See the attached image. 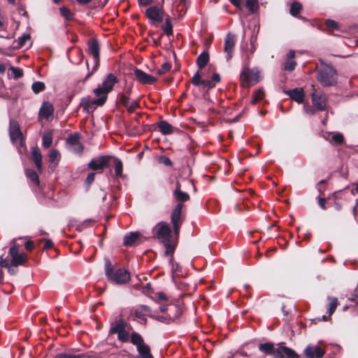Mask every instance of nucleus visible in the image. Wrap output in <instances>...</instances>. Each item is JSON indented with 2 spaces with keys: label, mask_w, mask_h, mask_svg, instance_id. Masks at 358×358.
<instances>
[{
  "label": "nucleus",
  "mask_w": 358,
  "mask_h": 358,
  "mask_svg": "<svg viewBox=\"0 0 358 358\" xmlns=\"http://www.w3.org/2000/svg\"><path fill=\"white\" fill-rule=\"evenodd\" d=\"M162 29L166 36H170L173 35V25L171 21L170 16L167 15L165 19V23L162 26Z\"/></svg>",
  "instance_id": "obj_37"
},
{
  "label": "nucleus",
  "mask_w": 358,
  "mask_h": 358,
  "mask_svg": "<svg viewBox=\"0 0 358 358\" xmlns=\"http://www.w3.org/2000/svg\"><path fill=\"white\" fill-rule=\"evenodd\" d=\"M131 343L136 346V348H138L145 343H144L143 338L141 336L140 334L136 331H133L131 334Z\"/></svg>",
  "instance_id": "obj_32"
},
{
  "label": "nucleus",
  "mask_w": 358,
  "mask_h": 358,
  "mask_svg": "<svg viewBox=\"0 0 358 358\" xmlns=\"http://www.w3.org/2000/svg\"><path fill=\"white\" fill-rule=\"evenodd\" d=\"M138 352V358H154L150 353V348L148 345H144L137 348Z\"/></svg>",
  "instance_id": "obj_33"
},
{
  "label": "nucleus",
  "mask_w": 358,
  "mask_h": 358,
  "mask_svg": "<svg viewBox=\"0 0 358 358\" xmlns=\"http://www.w3.org/2000/svg\"><path fill=\"white\" fill-rule=\"evenodd\" d=\"M26 176L35 185H38L40 183L37 173L33 169H27L25 171Z\"/></svg>",
  "instance_id": "obj_38"
},
{
  "label": "nucleus",
  "mask_w": 358,
  "mask_h": 358,
  "mask_svg": "<svg viewBox=\"0 0 358 358\" xmlns=\"http://www.w3.org/2000/svg\"><path fill=\"white\" fill-rule=\"evenodd\" d=\"M141 234L138 232H130L126 234L123 238V244L126 247H131L141 243Z\"/></svg>",
  "instance_id": "obj_21"
},
{
  "label": "nucleus",
  "mask_w": 358,
  "mask_h": 358,
  "mask_svg": "<svg viewBox=\"0 0 358 358\" xmlns=\"http://www.w3.org/2000/svg\"><path fill=\"white\" fill-rule=\"evenodd\" d=\"M304 355L307 358H321L324 354L325 351L319 346H307L304 351Z\"/></svg>",
  "instance_id": "obj_22"
},
{
  "label": "nucleus",
  "mask_w": 358,
  "mask_h": 358,
  "mask_svg": "<svg viewBox=\"0 0 358 358\" xmlns=\"http://www.w3.org/2000/svg\"><path fill=\"white\" fill-rule=\"evenodd\" d=\"M88 52L93 56L94 65L92 71L88 73L85 77V80H87L95 71H96L100 65V47L96 39H92L88 42Z\"/></svg>",
  "instance_id": "obj_9"
},
{
  "label": "nucleus",
  "mask_w": 358,
  "mask_h": 358,
  "mask_svg": "<svg viewBox=\"0 0 358 358\" xmlns=\"http://www.w3.org/2000/svg\"><path fill=\"white\" fill-rule=\"evenodd\" d=\"M15 238L12 240L9 250V255L11 257V264L13 266L24 265L28 261V257L25 253L19 252L20 245L15 243Z\"/></svg>",
  "instance_id": "obj_8"
},
{
  "label": "nucleus",
  "mask_w": 358,
  "mask_h": 358,
  "mask_svg": "<svg viewBox=\"0 0 358 358\" xmlns=\"http://www.w3.org/2000/svg\"><path fill=\"white\" fill-rule=\"evenodd\" d=\"M237 8H241V2L243 0H229Z\"/></svg>",
  "instance_id": "obj_63"
},
{
  "label": "nucleus",
  "mask_w": 358,
  "mask_h": 358,
  "mask_svg": "<svg viewBox=\"0 0 358 358\" xmlns=\"http://www.w3.org/2000/svg\"><path fill=\"white\" fill-rule=\"evenodd\" d=\"M283 92L298 103H302L304 101L305 93L303 88L296 87L293 90H285Z\"/></svg>",
  "instance_id": "obj_20"
},
{
  "label": "nucleus",
  "mask_w": 358,
  "mask_h": 358,
  "mask_svg": "<svg viewBox=\"0 0 358 358\" xmlns=\"http://www.w3.org/2000/svg\"><path fill=\"white\" fill-rule=\"evenodd\" d=\"M59 11L61 15L63 16L66 20L71 21L73 20V14L69 8L66 7H62L59 8Z\"/></svg>",
  "instance_id": "obj_42"
},
{
  "label": "nucleus",
  "mask_w": 358,
  "mask_h": 358,
  "mask_svg": "<svg viewBox=\"0 0 358 358\" xmlns=\"http://www.w3.org/2000/svg\"><path fill=\"white\" fill-rule=\"evenodd\" d=\"M8 263H9V262L6 259H4L2 256L0 257V266H1V268L8 267Z\"/></svg>",
  "instance_id": "obj_60"
},
{
  "label": "nucleus",
  "mask_w": 358,
  "mask_h": 358,
  "mask_svg": "<svg viewBox=\"0 0 358 358\" xmlns=\"http://www.w3.org/2000/svg\"><path fill=\"white\" fill-rule=\"evenodd\" d=\"M117 339L122 343H127L129 341V333L125 329L117 334Z\"/></svg>",
  "instance_id": "obj_44"
},
{
  "label": "nucleus",
  "mask_w": 358,
  "mask_h": 358,
  "mask_svg": "<svg viewBox=\"0 0 358 358\" xmlns=\"http://www.w3.org/2000/svg\"><path fill=\"white\" fill-rule=\"evenodd\" d=\"M31 38L29 34H24L22 36L18 38L17 40V48H22L26 43V42Z\"/></svg>",
  "instance_id": "obj_49"
},
{
  "label": "nucleus",
  "mask_w": 358,
  "mask_h": 358,
  "mask_svg": "<svg viewBox=\"0 0 358 358\" xmlns=\"http://www.w3.org/2000/svg\"><path fill=\"white\" fill-rule=\"evenodd\" d=\"M152 318L155 319L157 321L166 323V324H169L171 322V321H169V317H168V314L166 316H156L155 315V317H152Z\"/></svg>",
  "instance_id": "obj_54"
},
{
  "label": "nucleus",
  "mask_w": 358,
  "mask_h": 358,
  "mask_svg": "<svg viewBox=\"0 0 358 358\" xmlns=\"http://www.w3.org/2000/svg\"><path fill=\"white\" fill-rule=\"evenodd\" d=\"M173 195L174 199L178 201V203H182L183 202H186L190 199V196L189 194L182 192V190H178L177 192H173Z\"/></svg>",
  "instance_id": "obj_34"
},
{
  "label": "nucleus",
  "mask_w": 358,
  "mask_h": 358,
  "mask_svg": "<svg viewBox=\"0 0 358 358\" xmlns=\"http://www.w3.org/2000/svg\"><path fill=\"white\" fill-rule=\"evenodd\" d=\"M210 82H211V83H212L213 85H216V83H220V80H221V78H220V74H219V73H214L213 74L212 78H211V79H210Z\"/></svg>",
  "instance_id": "obj_57"
},
{
  "label": "nucleus",
  "mask_w": 358,
  "mask_h": 358,
  "mask_svg": "<svg viewBox=\"0 0 358 358\" xmlns=\"http://www.w3.org/2000/svg\"><path fill=\"white\" fill-rule=\"evenodd\" d=\"M157 127L163 135H169L173 133L172 125L165 120L159 122L157 123Z\"/></svg>",
  "instance_id": "obj_30"
},
{
  "label": "nucleus",
  "mask_w": 358,
  "mask_h": 358,
  "mask_svg": "<svg viewBox=\"0 0 358 358\" xmlns=\"http://www.w3.org/2000/svg\"><path fill=\"white\" fill-rule=\"evenodd\" d=\"M49 162H55L60 159V153L57 150H52L48 155Z\"/></svg>",
  "instance_id": "obj_45"
},
{
  "label": "nucleus",
  "mask_w": 358,
  "mask_h": 358,
  "mask_svg": "<svg viewBox=\"0 0 358 358\" xmlns=\"http://www.w3.org/2000/svg\"><path fill=\"white\" fill-rule=\"evenodd\" d=\"M182 313V310L180 306L175 304L169 306L168 317L171 322L179 318Z\"/></svg>",
  "instance_id": "obj_27"
},
{
  "label": "nucleus",
  "mask_w": 358,
  "mask_h": 358,
  "mask_svg": "<svg viewBox=\"0 0 358 358\" xmlns=\"http://www.w3.org/2000/svg\"><path fill=\"white\" fill-rule=\"evenodd\" d=\"M152 238L158 239L165 247L164 255H173L176 249V243L173 240L171 227L165 222H158L152 230Z\"/></svg>",
  "instance_id": "obj_1"
},
{
  "label": "nucleus",
  "mask_w": 358,
  "mask_h": 358,
  "mask_svg": "<svg viewBox=\"0 0 358 358\" xmlns=\"http://www.w3.org/2000/svg\"><path fill=\"white\" fill-rule=\"evenodd\" d=\"M53 113H54L53 105L48 101H44L42 103V106L39 110L38 115L40 117H44L45 119H48L50 116H52L53 115Z\"/></svg>",
  "instance_id": "obj_26"
},
{
  "label": "nucleus",
  "mask_w": 358,
  "mask_h": 358,
  "mask_svg": "<svg viewBox=\"0 0 358 358\" xmlns=\"http://www.w3.org/2000/svg\"><path fill=\"white\" fill-rule=\"evenodd\" d=\"M210 59L209 53L208 51H203L201 52L196 59V64L199 68L200 72L208 64Z\"/></svg>",
  "instance_id": "obj_28"
},
{
  "label": "nucleus",
  "mask_w": 358,
  "mask_h": 358,
  "mask_svg": "<svg viewBox=\"0 0 358 358\" xmlns=\"http://www.w3.org/2000/svg\"><path fill=\"white\" fill-rule=\"evenodd\" d=\"M127 325V322L122 318L116 319L110 324L109 330L110 334H116L118 332L124 330Z\"/></svg>",
  "instance_id": "obj_24"
},
{
  "label": "nucleus",
  "mask_w": 358,
  "mask_h": 358,
  "mask_svg": "<svg viewBox=\"0 0 358 358\" xmlns=\"http://www.w3.org/2000/svg\"><path fill=\"white\" fill-rule=\"evenodd\" d=\"M313 92L311 94L312 102L317 110L322 111L326 110L327 97L322 91L315 89V86L312 85Z\"/></svg>",
  "instance_id": "obj_12"
},
{
  "label": "nucleus",
  "mask_w": 358,
  "mask_h": 358,
  "mask_svg": "<svg viewBox=\"0 0 358 358\" xmlns=\"http://www.w3.org/2000/svg\"><path fill=\"white\" fill-rule=\"evenodd\" d=\"M265 96V92L262 88L258 89L256 92H255L252 94V100L251 101V103L252 105H255L260 100L263 99Z\"/></svg>",
  "instance_id": "obj_39"
},
{
  "label": "nucleus",
  "mask_w": 358,
  "mask_h": 358,
  "mask_svg": "<svg viewBox=\"0 0 358 358\" xmlns=\"http://www.w3.org/2000/svg\"><path fill=\"white\" fill-rule=\"evenodd\" d=\"M96 173L91 172L90 173L86 179H85V183L88 185H90L94 180Z\"/></svg>",
  "instance_id": "obj_56"
},
{
  "label": "nucleus",
  "mask_w": 358,
  "mask_h": 358,
  "mask_svg": "<svg viewBox=\"0 0 358 358\" xmlns=\"http://www.w3.org/2000/svg\"><path fill=\"white\" fill-rule=\"evenodd\" d=\"M331 139L336 145H341L344 142V136L341 133H336L334 134Z\"/></svg>",
  "instance_id": "obj_48"
},
{
  "label": "nucleus",
  "mask_w": 358,
  "mask_h": 358,
  "mask_svg": "<svg viewBox=\"0 0 358 358\" xmlns=\"http://www.w3.org/2000/svg\"><path fill=\"white\" fill-rule=\"evenodd\" d=\"M164 10L157 6H150L146 9L145 14L150 20L160 23L164 20Z\"/></svg>",
  "instance_id": "obj_14"
},
{
  "label": "nucleus",
  "mask_w": 358,
  "mask_h": 358,
  "mask_svg": "<svg viewBox=\"0 0 358 358\" xmlns=\"http://www.w3.org/2000/svg\"><path fill=\"white\" fill-rule=\"evenodd\" d=\"M85 354H73L70 352H59L55 355L54 358H85Z\"/></svg>",
  "instance_id": "obj_36"
},
{
  "label": "nucleus",
  "mask_w": 358,
  "mask_h": 358,
  "mask_svg": "<svg viewBox=\"0 0 358 358\" xmlns=\"http://www.w3.org/2000/svg\"><path fill=\"white\" fill-rule=\"evenodd\" d=\"M9 136L13 143H15L17 140L22 139L23 136L18 122L13 118H11L9 122Z\"/></svg>",
  "instance_id": "obj_15"
},
{
  "label": "nucleus",
  "mask_w": 358,
  "mask_h": 358,
  "mask_svg": "<svg viewBox=\"0 0 358 358\" xmlns=\"http://www.w3.org/2000/svg\"><path fill=\"white\" fill-rule=\"evenodd\" d=\"M240 84L243 88H249L260 80V72L257 69L243 66L240 74Z\"/></svg>",
  "instance_id": "obj_5"
},
{
  "label": "nucleus",
  "mask_w": 358,
  "mask_h": 358,
  "mask_svg": "<svg viewBox=\"0 0 358 358\" xmlns=\"http://www.w3.org/2000/svg\"><path fill=\"white\" fill-rule=\"evenodd\" d=\"M24 248L27 251L31 252L34 249V243L29 240L24 243Z\"/></svg>",
  "instance_id": "obj_58"
},
{
  "label": "nucleus",
  "mask_w": 358,
  "mask_h": 358,
  "mask_svg": "<svg viewBox=\"0 0 358 358\" xmlns=\"http://www.w3.org/2000/svg\"><path fill=\"white\" fill-rule=\"evenodd\" d=\"M245 7L251 13H255V10L258 8V1H257V0H246V1H245Z\"/></svg>",
  "instance_id": "obj_43"
},
{
  "label": "nucleus",
  "mask_w": 358,
  "mask_h": 358,
  "mask_svg": "<svg viewBox=\"0 0 358 358\" xmlns=\"http://www.w3.org/2000/svg\"><path fill=\"white\" fill-rule=\"evenodd\" d=\"M117 99H118L119 103L120 104L123 105L125 108L130 102V99H129V96H127L124 93H120L117 95Z\"/></svg>",
  "instance_id": "obj_46"
},
{
  "label": "nucleus",
  "mask_w": 358,
  "mask_h": 358,
  "mask_svg": "<svg viewBox=\"0 0 358 358\" xmlns=\"http://www.w3.org/2000/svg\"><path fill=\"white\" fill-rule=\"evenodd\" d=\"M325 25L328 29L333 30H338L339 24L333 20H327L325 22Z\"/></svg>",
  "instance_id": "obj_50"
},
{
  "label": "nucleus",
  "mask_w": 358,
  "mask_h": 358,
  "mask_svg": "<svg viewBox=\"0 0 358 358\" xmlns=\"http://www.w3.org/2000/svg\"><path fill=\"white\" fill-rule=\"evenodd\" d=\"M327 300L329 301L328 307L329 317H330L335 312L338 305V301L336 297L328 296Z\"/></svg>",
  "instance_id": "obj_35"
},
{
  "label": "nucleus",
  "mask_w": 358,
  "mask_h": 358,
  "mask_svg": "<svg viewBox=\"0 0 358 358\" xmlns=\"http://www.w3.org/2000/svg\"><path fill=\"white\" fill-rule=\"evenodd\" d=\"M17 266H13L11 264V262H9L8 263V267H5V268L8 269V272L10 275H15L17 273V269L16 268V267H17Z\"/></svg>",
  "instance_id": "obj_55"
},
{
  "label": "nucleus",
  "mask_w": 358,
  "mask_h": 358,
  "mask_svg": "<svg viewBox=\"0 0 358 358\" xmlns=\"http://www.w3.org/2000/svg\"><path fill=\"white\" fill-rule=\"evenodd\" d=\"M315 76L317 80L323 87H335L338 84V71L331 64L321 62L320 66L316 69Z\"/></svg>",
  "instance_id": "obj_2"
},
{
  "label": "nucleus",
  "mask_w": 358,
  "mask_h": 358,
  "mask_svg": "<svg viewBox=\"0 0 358 358\" xmlns=\"http://www.w3.org/2000/svg\"><path fill=\"white\" fill-rule=\"evenodd\" d=\"M158 160L159 163L164 164L166 166H171L173 165L171 160L166 156H160Z\"/></svg>",
  "instance_id": "obj_53"
},
{
  "label": "nucleus",
  "mask_w": 358,
  "mask_h": 358,
  "mask_svg": "<svg viewBox=\"0 0 358 358\" xmlns=\"http://www.w3.org/2000/svg\"><path fill=\"white\" fill-rule=\"evenodd\" d=\"M106 96H99V98L94 99L93 101H90L89 99H83L82 100L80 106L84 107L85 110H86L87 113H90V111H92V106L94 105L99 106H103L106 102Z\"/></svg>",
  "instance_id": "obj_19"
},
{
  "label": "nucleus",
  "mask_w": 358,
  "mask_h": 358,
  "mask_svg": "<svg viewBox=\"0 0 358 358\" xmlns=\"http://www.w3.org/2000/svg\"><path fill=\"white\" fill-rule=\"evenodd\" d=\"M31 156L37 170L39 173H41L43 170L42 155L40 149L37 146L32 148Z\"/></svg>",
  "instance_id": "obj_25"
},
{
  "label": "nucleus",
  "mask_w": 358,
  "mask_h": 358,
  "mask_svg": "<svg viewBox=\"0 0 358 358\" xmlns=\"http://www.w3.org/2000/svg\"><path fill=\"white\" fill-rule=\"evenodd\" d=\"M126 108L129 113H133L136 109L140 108V104L137 101H130Z\"/></svg>",
  "instance_id": "obj_51"
},
{
  "label": "nucleus",
  "mask_w": 358,
  "mask_h": 358,
  "mask_svg": "<svg viewBox=\"0 0 358 358\" xmlns=\"http://www.w3.org/2000/svg\"><path fill=\"white\" fill-rule=\"evenodd\" d=\"M157 296L159 301H166L168 300L167 296L164 292H159L157 294Z\"/></svg>",
  "instance_id": "obj_62"
},
{
  "label": "nucleus",
  "mask_w": 358,
  "mask_h": 358,
  "mask_svg": "<svg viewBox=\"0 0 358 358\" xmlns=\"http://www.w3.org/2000/svg\"><path fill=\"white\" fill-rule=\"evenodd\" d=\"M80 134L79 133H74L71 134L66 139V143L73 147V151L79 155L83 152V145L80 142Z\"/></svg>",
  "instance_id": "obj_18"
},
{
  "label": "nucleus",
  "mask_w": 358,
  "mask_h": 358,
  "mask_svg": "<svg viewBox=\"0 0 358 358\" xmlns=\"http://www.w3.org/2000/svg\"><path fill=\"white\" fill-rule=\"evenodd\" d=\"M118 82V78L113 73H108L103 80L101 86L94 90V93L96 96H107V94L113 90L114 85Z\"/></svg>",
  "instance_id": "obj_7"
},
{
  "label": "nucleus",
  "mask_w": 358,
  "mask_h": 358,
  "mask_svg": "<svg viewBox=\"0 0 358 358\" xmlns=\"http://www.w3.org/2000/svg\"><path fill=\"white\" fill-rule=\"evenodd\" d=\"M295 57V52L289 50L287 55V62L285 64L284 69L287 71H293L296 66V62L293 60Z\"/></svg>",
  "instance_id": "obj_29"
},
{
  "label": "nucleus",
  "mask_w": 358,
  "mask_h": 358,
  "mask_svg": "<svg viewBox=\"0 0 358 358\" xmlns=\"http://www.w3.org/2000/svg\"><path fill=\"white\" fill-rule=\"evenodd\" d=\"M110 166H113L115 169V176L116 178L123 177V163L119 158L110 155Z\"/></svg>",
  "instance_id": "obj_23"
},
{
  "label": "nucleus",
  "mask_w": 358,
  "mask_h": 358,
  "mask_svg": "<svg viewBox=\"0 0 358 358\" xmlns=\"http://www.w3.org/2000/svg\"><path fill=\"white\" fill-rule=\"evenodd\" d=\"M134 74L137 81L142 85H152L157 80V78L148 75L141 69L137 68L134 69Z\"/></svg>",
  "instance_id": "obj_17"
},
{
  "label": "nucleus",
  "mask_w": 358,
  "mask_h": 358,
  "mask_svg": "<svg viewBox=\"0 0 358 358\" xmlns=\"http://www.w3.org/2000/svg\"><path fill=\"white\" fill-rule=\"evenodd\" d=\"M191 83L194 86L200 87L201 90L204 93L215 87V85H213L210 80L202 78V73L199 71H197L193 76Z\"/></svg>",
  "instance_id": "obj_13"
},
{
  "label": "nucleus",
  "mask_w": 358,
  "mask_h": 358,
  "mask_svg": "<svg viewBox=\"0 0 358 358\" xmlns=\"http://www.w3.org/2000/svg\"><path fill=\"white\" fill-rule=\"evenodd\" d=\"M302 8L303 6L300 2L294 1L291 4L289 13L294 17H298L300 19L305 20V17L299 15Z\"/></svg>",
  "instance_id": "obj_31"
},
{
  "label": "nucleus",
  "mask_w": 358,
  "mask_h": 358,
  "mask_svg": "<svg viewBox=\"0 0 358 358\" xmlns=\"http://www.w3.org/2000/svg\"><path fill=\"white\" fill-rule=\"evenodd\" d=\"M105 273L108 279L116 285H124L130 280V273L124 268L113 269L109 259L105 260Z\"/></svg>",
  "instance_id": "obj_4"
},
{
  "label": "nucleus",
  "mask_w": 358,
  "mask_h": 358,
  "mask_svg": "<svg viewBox=\"0 0 358 358\" xmlns=\"http://www.w3.org/2000/svg\"><path fill=\"white\" fill-rule=\"evenodd\" d=\"M236 41V35L232 33H228L224 38L223 51L225 53V58L228 62H230L234 56Z\"/></svg>",
  "instance_id": "obj_11"
},
{
  "label": "nucleus",
  "mask_w": 358,
  "mask_h": 358,
  "mask_svg": "<svg viewBox=\"0 0 358 358\" xmlns=\"http://www.w3.org/2000/svg\"><path fill=\"white\" fill-rule=\"evenodd\" d=\"M43 241H44V242H45L44 245L43 247V250L53 248L54 244L51 240L43 239Z\"/></svg>",
  "instance_id": "obj_59"
},
{
  "label": "nucleus",
  "mask_w": 358,
  "mask_h": 358,
  "mask_svg": "<svg viewBox=\"0 0 358 358\" xmlns=\"http://www.w3.org/2000/svg\"><path fill=\"white\" fill-rule=\"evenodd\" d=\"M325 203H326V199H324V198L319 199L318 204L320 206V208H322L323 210L326 209Z\"/></svg>",
  "instance_id": "obj_64"
},
{
  "label": "nucleus",
  "mask_w": 358,
  "mask_h": 358,
  "mask_svg": "<svg viewBox=\"0 0 358 358\" xmlns=\"http://www.w3.org/2000/svg\"><path fill=\"white\" fill-rule=\"evenodd\" d=\"M140 6H147L152 4L154 0H138Z\"/></svg>",
  "instance_id": "obj_61"
},
{
  "label": "nucleus",
  "mask_w": 358,
  "mask_h": 358,
  "mask_svg": "<svg viewBox=\"0 0 358 358\" xmlns=\"http://www.w3.org/2000/svg\"><path fill=\"white\" fill-rule=\"evenodd\" d=\"M110 155H101L96 158H93L88 163V169L96 171L97 173H103L104 169L110 167Z\"/></svg>",
  "instance_id": "obj_10"
},
{
  "label": "nucleus",
  "mask_w": 358,
  "mask_h": 358,
  "mask_svg": "<svg viewBox=\"0 0 358 358\" xmlns=\"http://www.w3.org/2000/svg\"><path fill=\"white\" fill-rule=\"evenodd\" d=\"M131 315H134L136 318L145 319V317L150 318L155 317V314L152 313V309L147 305H139L136 308L131 310Z\"/></svg>",
  "instance_id": "obj_16"
},
{
  "label": "nucleus",
  "mask_w": 358,
  "mask_h": 358,
  "mask_svg": "<svg viewBox=\"0 0 358 358\" xmlns=\"http://www.w3.org/2000/svg\"><path fill=\"white\" fill-rule=\"evenodd\" d=\"M259 350L266 355H273V358H299V355L292 349L285 346L275 348L272 343L259 344Z\"/></svg>",
  "instance_id": "obj_3"
},
{
  "label": "nucleus",
  "mask_w": 358,
  "mask_h": 358,
  "mask_svg": "<svg viewBox=\"0 0 358 358\" xmlns=\"http://www.w3.org/2000/svg\"><path fill=\"white\" fill-rule=\"evenodd\" d=\"M52 143V132H48L43 135L42 137V145L45 148H48Z\"/></svg>",
  "instance_id": "obj_40"
},
{
  "label": "nucleus",
  "mask_w": 358,
  "mask_h": 358,
  "mask_svg": "<svg viewBox=\"0 0 358 358\" xmlns=\"http://www.w3.org/2000/svg\"><path fill=\"white\" fill-rule=\"evenodd\" d=\"M10 70L13 73L15 79H18L23 76V71L20 68L11 66Z\"/></svg>",
  "instance_id": "obj_52"
},
{
  "label": "nucleus",
  "mask_w": 358,
  "mask_h": 358,
  "mask_svg": "<svg viewBox=\"0 0 358 358\" xmlns=\"http://www.w3.org/2000/svg\"><path fill=\"white\" fill-rule=\"evenodd\" d=\"M45 89V83L41 81L34 82L31 85V90L35 94H39Z\"/></svg>",
  "instance_id": "obj_41"
},
{
  "label": "nucleus",
  "mask_w": 358,
  "mask_h": 358,
  "mask_svg": "<svg viewBox=\"0 0 358 358\" xmlns=\"http://www.w3.org/2000/svg\"><path fill=\"white\" fill-rule=\"evenodd\" d=\"M183 207V203H178L171 213V223L173 234L176 237L179 236L180 228L185 218V215L182 213Z\"/></svg>",
  "instance_id": "obj_6"
},
{
  "label": "nucleus",
  "mask_w": 358,
  "mask_h": 358,
  "mask_svg": "<svg viewBox=\"0 0 358 358\" xmlns=\"http://www.w3.org/2000/svg\"><path fill=\"white\" fill-rule=\"evenodd\" d=\"M171 64L169 62H165L162 65L161 69L157 70V74L158 76H162L165 73L171 70Z\"/></svg>",
  "instance_id": "obj_47"
}]
</instances>
